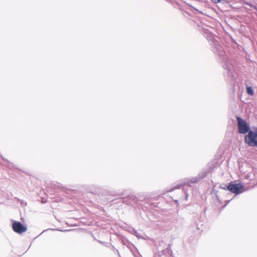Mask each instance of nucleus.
<instances>
[{"mask_svg": "<svg viewBox=\"0 0 257 257\" xmlns=\"http://www.w3.org/2000/svg\"><path fill=\"white\" fill-rule=\"evenodd\" d=\"M244 141L249 146L257 147V128L250 131L245 136Z\"/></svg>", "mask_w": 257, "mask_h": 257, "instance_id": "f257e3e1", "label": "nucleus"}, {"mask_svg": "<svg viewBox=\"0 0 257 257\" xmlns=\"http://www.w3.org/2000/svg\"><path fill=\"white\" fill-rule=\"evenodd\" d=\"M243 185L240 184L230 183L228 186L227 189L231 192L235 194H239L243 192Z\"/></svg>", "mask_w": 257, "mask_h": 257, "instance_id": "7ed1b4c3", "label": "nucleus"}, {"mask_svg": "<svg viewBox=\"0 0 257 257\" xmlns=\"http://www.w3.org/2000/svg\"><path fill=\"white\" fill-rule=\"evenodd\" d=\"M206 176V175H204V176H203L202 177H201V178H204L205 176Z\"/></svg>", "mask_w": 257, "mask_h": 257, "instance_id": "1a4fd4ad", "label": "nucleus"}, {"mask_svg": "<svg viewBox=\"0 0 257 257\" xmlns=\"http://www.w3.org/2000/svg\"><path fill=\"white\" fill-rule=\"evenodd\" d=\"M213 3H215V4H217V3H220L221 0H211Z\"/></svg>", "mask_w": 257, "mask_h": 257, "instance_id": "423d86ee", "label": "nucleus"}, {"mask_svg": "<svg viewBox=\"0 0 257 257\" xmlns=\"http://www.w3.org/2000/svg\"><path fill=\"white\" fill-rule=\"evenodd\" d=\"M238 133L241 134H245L248 133L249 131V126L242 118L237 117Z\"/></svg>", "mask_w": 257, "mask_h": 257, "instance_id": "f03ea898", "label": "nucleus"}, {"mask_svg": "<svg viewBox=\"0 0 257 257\" xmlns=\"http://www.w3.org/2000/svg\"><path fill=\"white\" fill-rule=\"evenodd\" d=\"M131 198H133L134 199V197H133V196H132L131 197Z\"/></svg>", "mask_w": 257, "mask_h": 257, "instance_id": "9d476101", "label": "nucleus"}, {"mask_svg": "<svg viewBox=\"0 0 257 257\" xmlns=\"http://www.w3.org/2000/svg\"><path fill=\"white\" fill-rule=\"evenodd\" d=\"M12 227H13V230L16 232H17L19 234H22L24 232H25L27 230V227L23 225L19 221H15L13 223Z\"/></svg>", "mask_w": 257, "mask_h": 257, "instance_id": "20e7f679", "label": "nucleus"}, {"mask_svg": "<svg viewBox=\"0 0 257 257\" xmlns=\"http://www.w3.org/2000/svg\"><path fill=\"white\" fill-rule=\"evenodd\" d=\"M196 181H197V180H194V181H191V182H192V183H195V182H196Z\"/></svg>", "mask_w": 257, "mask_h": 257, "instance_id": "6e6552de", "label": "nucleus"}, {"mask_svg": "<svg viewBox=\"0 0 257 257\" xmlns=\"http://www.w3.org/2000/svg\"><path fill=\"white\" fill-rule=\"evenodd\" d=\"M135 235L138 237H140L139 233L137 232H135Z\"/></svg>", "mask_w": 257, "mask_h": 257, "instance_id": "0eeeda50", "label": "nucleus"}, {"mask_svg": "<svg viewBox=\"0 0 257 257\" xmlns=\"http://www.w3.org/2000/svg\"><path fill=\"white\" fill-rule=\"evenodd\" d=\"M247 92L250 95H252L253 94V90L251 87H247Z\"/></svg>", "mask_w": 257, "mask_h": 257, "instance_id": "39448f33", "label": "nucleus"}]
</instances>
